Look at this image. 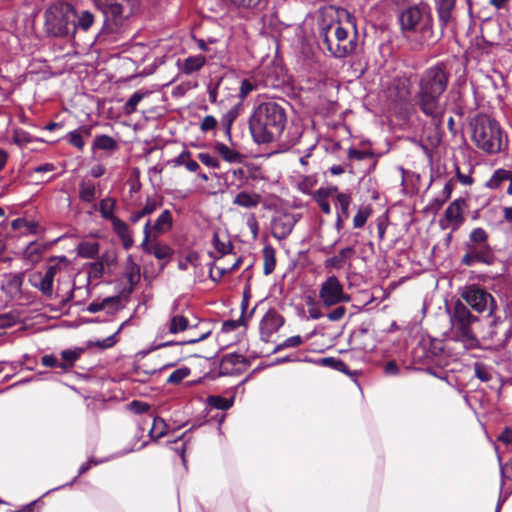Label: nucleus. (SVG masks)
Masks as SVG:
<instances>
[{
    "label": "nucleus",
    "mask_w": 512,
    "mask_h": 512,
    "mask_svg": "<svg viewBox=\"0 0 512 512\" xmlns=\"http://www.w3.org/2000/svg\"><path fill=\"white\" fill-rule=\"evenodd\" d=\"M287 125V113L283 104L274 100L257 104L249 118L252 138L259 144L277 142L282 151L297 144L302 136V128Z\"/></svg>",
    "instance_id": "obj_1"
},
{
    "label": "nucleus",
    "mask_w": 512,
    "mask_h": 512,
    "mask_svg": "<svg viewBox=\"0 0 512 512\" xmlns=\"http://www.w3.org/2000/svg\"><path fill=\"white\" fill-rule=\"evenodd\" d=\"M449 79L450 72L446 65L437 63L421 73L418 90L415 93L417 107L431 119L438 132L444 123L446 105L442 101V96L448 87Z\"/></svg>",
    "instance_id": "obj_2"
},
{
    "label": "nucleus",
    "mask_w": 512,
    "mask_h": 512,
    "mask_svg": "<svg viewBox=\"0 0 512 512\" xmlns=\"http://www.w3.org/2000/svg\"><path fill=\"white\" fill-rule=\"evenodd\" d=\"M93 3L103 15V23L95 36V42L103 44L117 41L121 28L138 6V0H93Z\"/></svg>",
    "instance_id": "obj_3"
},
{
    "label": "nucleus",
    "mask_w": 512,
    "mask_h": 512,
    "mask_svg": "<svg viewBox=\"0 0 512 512\" xmlns=\"http://www.w3.org/2000/svg\"><path fill=\"white\" fill-rule=\"evenodd\" d=\"M346 24L353 30L352 38H349V30L340 21L326 23L323 21L319 28V39L322 47L326 48L335 58H342L351 54L356 48V23L355 18L347 10H342Z\"/></svg>",
    "instance_id": "obj_4"
},
{
    "label": "nucleus",
    "mask_w": 512,
    "mask_h": 512,
    "mask_svg": "<svg viewBox=\"0 0 512 512\" xmlns=\"http://www.w3.org/2000/svg\"><path fill=\"white\" fill-rule=\"evenodd\" d=\"M472 141L487 154H497L507 146V136L500 124L486 114H478L470 121Z\"/></svg>",
    "instance_id": "obj_5"
},
{
    "label": "nucleus",
    "mask_w": 512,
    "mask_h": 512,
    "mask_svg": "<svg viewBox=\"0 0 512 512\" xmlns=\"http://www.w3.org/2000/svg\"><path fill=\"white\" fill-rule=\"evenodd\" d=\"M43 28L49 37L72 38L75 36V7L66 1H55L44 11Z\"/></svg>",
    "instance_id": "obj_6"
},
{
    "label": "nucleus",
    "mask_w": 512,
    "mask_h": 512,
    "mask_svg": "<svg viewBox=\"0 0 512 512\" xmlns=\"http://www.w3.org/2000/svg\"><path fill=\"white\" fill-rule=\"evenodd\" d=\"M398 21L403 32L416 33L425 42L436 39L434 19L426 5L406 7L399 13Z\"/></svg>",
    "instance_id": "obj_7"
},
{
    "label": "nucleus",
    "mask_w": 512,
    "mask_h": 512,
    "mask_svg": "<svg viewBox=\"0 0 512 512\" xmlns=\"http://www.w3.org/2000/svg\"><path fill=\"white\" fill-rule=\"evenodd\" d=\"M450 322L454 340L462 342L466 347H475L478 344L475 330L480 324V319L460 300L453 307Z\"/></svg>",
    "instance_id": "obj_8"
},
{
    "label": "nucleus",
    "mask_w": 512,
    "mask_h": 512,
    "mask_svg": "<svg viewBox=\"0 0 512 512\" xmlns=\"http://www.w3.org/2000/svg\"><path fill=\"white\" fill-rule=\"evenodd\" d=\"M489 235L481 227L474 228L470 234L468 241L464 243L466 253L461 258V264L467 267L473 266L475 263L492 265L495 261V254L490 246Z\"/></svg>",
    "instance_id": "obj_9"
},
{
    "label": "nucleus",
    "mask_w": 512,
    "mask_h": 512,
    "mask_svg": "<svg viewBox=\"0 0 512 512\" xmlns=\"http://www.w3.org/2000/svg\"><path fill=\"white\" fill-rule=\"evenodd\" d=\"M461 298L465 301L466 306L477 313L489 312V315H492L495 310H498L495 297L477 284L466 286L461 293Z\"/></svg>",
    "instance_id": "obj_10"
},
{
    "label": "nucleus",
    "mask_w": 512,
    "mask_h": 512,
    "mask_svg": "<svg viewBox=\"0 0 512 512\" xmlns=\"http://www.w3.org/2000/svg\"><path fill=\"white\" fill-rule=\"evenodd\" d=\"M457 0H434L439 35L435 41H439L446 31L454 32L457 26Z\"/></svg>",
    "instance_id": "obj_11"
},
{
    "label": "nucleus",
    "mask_w": 512,
    "mask_h": 512,
    "mask_svg": "<svg viewBox=\"0 0 512 512\" xmlns=\"http://www.w3.org/2000/svg\"><path fill=\"white\" fill-rule=\"evenodd\" d=\"M319 298L326 307L348 302L350 297L344 293L343 286L336 276H329L319 290Z\"/></svg>",
    "instance_id": "obj_12"
},
{
    "label": "nucleus",
    "mask_w": 512,
    "mask_h": 512,
    "mask_svg": "<svg viewBox=\"0 0 512 512\" xmlns=\"http://www.w3.org/2000/svg\"><path fill=\"white\" fill-rule=\"evenodd\" d=\"M497 312L498 310H495L492 315L488 314V317L491 319L488 330L489 338L502 345H506L512 338V322L510 321L502 331L501 327L505 324V320Z\"/></svg>",
    "instance_id": "obj_13"
},
{
    "label": "nucleus",
    "mask_w": 512,
    "mask_h": 512,
    "mask_svg": "<svg viewBox=\"0 0 512 512\" xmlns=\"http://www.w3.org/2000/svg\"><path fill=\"white\" fill-rule=\"evenodd\" d=\"M298 219L294 214L284 213L271 221L272 235L278 240L286 239L292 232Z\"/></svg>",
    "instance_id": "obj_14"
},
{
    "label": "nucleus",
    "mask_w": 512,
    "mask_h": 512,
    "mask_svg": "<svg viewBox=\"0 0 512 512\" xmlns=\"http://www.w3.org/2000/svg\"><path fill=\"white\" fill-rule=\"evenodd\" d=\"M56 266H49L44 274L38 273L33 276L32 285L38 288L48 298L53 296V281L57 273Z\"/></svg>",
    "instance_id": "obj_15"
},
{
    "label": "nucleus",
    "mask_w": 512,
    "mask_h": 512,
    "mask_svg": "<svg viewBox=\"0 0 512 512\" xmlns=\"http://www.w3.org/2000/svg\"><path fill=\"white\" fill-rule=\"evenodd\" d=\"M284 324V318L275 310H269L263 316L260 322V332L262 338H269L277 332Z\"/></svg>",
    "instance_id": "obj_16"
},
{
    "label": "nucleus",
    "mask_w": 512,
    "mask_h": 512,
    "mask_svg": "<svg viewBox=\"0 0 512 512\" xmlns=\"http://www.w3.org/2000/svg\"><path fill=\"white\" fill-rule=\"evenodd\" d=\"M124 276L129 283L128 287H125L121 294L129 296L134 291L135 286L140 281V266L134 262L131 255L127 257L125 264Z\"/></svg>",
    "instance_id": "obj_17"
},
{
    "label": "nucleus",
    "mask_w": 512,
    "mask_h": 512,
    "mask_svg": "<svg viewBox=\"0 0 512 512\" xmlns=\"http://www.w3.org/2000/svg\"><path fill=\"white\" fill-rule=\"evenodd\" d=\"M111 224L113 231L119 237L123 248L125 250H129L133 246L134 240L128 224L120 218L113 219Z\"/></svg>",
    "instance_id": "obj_18"
},
{
    "label": "nucleus",
    "mask_w": 512,
    "mask_h": 512,
    "mask_svg": "<svg viewBox=\"0 0 512 512\" xmlns=\"http://www.w3.org/2000/svg\"><path fill=\"white\" fill-rule=\"evenodd\" d=\"M247 363L246 358L243 355L237 353L226 354L222 357L220 363V372L221 374H232L235 371H238V365L245 366Z\"/></svg>",
    "instance_id": "obj_19"
},
{
    "label": "nucleus",
    "mask_w": 512,
    "mask_h": 512,
    "mask_svg": "<svg viewBox=\"0 0 512 512\" xmlns=\"http://www.w3.org/2000/svg\"><path fill=\"white\" fill-rule=\"evenodd\" d=\"M91 136V126H80L79 128L70 131L64 139L78 150L82 151L85 146V138Z\"/></svg>",
    "instance_id": "obj_20"
},
{
    "label": "nucleus",
    "mask_w": 512,
    "mask_h": 512,
    "mask_svg": "<svg viewBox=\"0 0 512 512\" xmlns=\"http://www.w3.org/2000/svg\"><path fill=\"white\" fill-rule=\"evenodd\" d=\"M23 284V276L20 273H7L4 275L2 290L13 297L20 293Z\"/></svg>",
    "instance_id": "obj_21"
},
{
    "label": "nucleus",
    "mask_w": 512,
    "mask_h": 512,
    "mask_svg": "<svg viewBox=\"0 0 512 512\" xmlns=\"http://www.w3.org/2000/svg\"><path fill=\"white\" fill-rule=\"evenodd\" d=\"M98 197L96 184L91 180H82L79 184V199L84 203H93Z\"/></svg>",
    "instance_id": "obj_22"
},
{
    "label": "nucleus",
    "mask_w": 512,
    "mask_h": 512,
    "mask_svg": "<svg viewBox=\"0 0 512 512\" xmlns=\"http://www.w3.org/2000/svg\"><path fill=\"white\" fill-rule=\"evenodd\" d=\"M173 227V216L170 210H163L155 220L154 224H151V231L157 234H164Z\"/></svg>",
    "instance_id": "obj_23"
},
{
    "label": "nucleus",
    "mask_w": 512,
    "mask_h": 512,
    "mask_svg": "<svg viewBox=\"0 0 512 512\" xmlns=\"http://www.w3.org/2000/svg\"><path fill=\"white\" fill-rule=\"evenodd\" d=\"M206 63V57L204 55L189 56L179 66L180 70L186 74L191 75L194 72L199 71Z\"/></svg>",
    "instance_id": "obj_24"
},
{
    "label": "nucleus",
    "mask_w": 512,
    "mask_h": 512,
    "mask_svg": "<svg viewBox=\"0 0 512 512\" xmlns=\"http://www.w3.org/2000/svg\"><path fill=\"white\" fill-rule=\"evenodd\" d=\"M95 22V16L89 10H82L79 13L76 12V18L74 20L75 33L77 31L87 32Z\"/></svg>",
    "instance_id": "obj_25"
},
{
    "label": "nucleus",
    "mask_w": 512,
    "mask_h": 512,
    "mask_svg": "<svg viewBox=\"0 0 512 512\" xmlns=\"http://www.w3.org/2000/svg\"><path fill=\"white\" fill-rule=\"evenodd\" d=\"M116 201L111 197H106L102 199L99 204H93V208L95 210H98L101 213V216L112 222L113 219H117L114 215V209H115Z\"/></svg>",
    "instance_id": "obj_26"
},
{
    "label": "nucleus",
    "mask_w": 512,
    "mask_h": 512,
    "mask_svg": "<svg viewBox=\"0 0 512 512\" xmlns=\"http://www.w3.org/2000/svg\"><path fill=\"white\" fill-rule=\"evenodd\" d=\"M465 205V199L458 198L454 200L446 209L445 216L448 221L460 224L463 221L462 209Z\"/></svg>",
    "instance_id": "obj_27"
},
{
    "label": "nucleus",
    "mask_w": 512,
    "mask_h": 512,
    "mask_svg": "<svg viewBox=\"0 0 512 512\" xmlns=\"http://www.w3.org/2000/svg\"><path fill=\"white\" fill-rule=\"evenodd\" d=\"M119 148L117 141L108 135H97L92 144V150H103L113 152Z\"/></svg>",
    "instance_id": "obj_28"
},
{
    "label": "nucleus",
    "mask_w": 512,
    "mask_h": 512,
    "mask_svg": "<svg viewBox=\"0 0 512 512\" xmlns=\"http://www.w3.org/2000/svg\"><path fill=\"white\" fill-rule=\"evenodd\" d=\"M214 149L225 161L229 163H240L242 161V155L224 143L217 142Z\"/></svg>",
    "instance_id": "obj_29"
},
{
    "label": "nucleus",
    "mask_w": 512,
    "mask_h": 512,
    "mask_svg": "<svg viewBox=\"0 0 512 512\" xmlns=\"http://www.w3.org/2000/svg\"><path fill=\"white\" fill-rule=\"evenodd\" d=\"M354 254L353 247H346L339 251L338 255H335L331 258L325 260V267H332L335 269H340L343 267L345 261L350 258Z\"/></svg>",
    "instance_id": "obj_30"
},
{
    "label": "nucleus",
    "mask_w": 512,
    "mask_h": 512,
    "mask_svg": "<svg viewBox=\"0 0 512 512\" xmlns=\"http://www.w3.org/2000/svg\"><path fill=\"white\" fill-rule=\"evenodd\" d=\"M84 352L83 348L67 349L61 352V370H69Z\"/></svg>",
    "instance_id": "obj_31"
},
{
    "label": "nucleus",
    "mask_w": 512,
    "mask_h": 512,
    "mask_svg": "<svg viewBox=\"0 0 512 512\" xmlns=\"http://www.w3.org/2000/svg\"><path fill=\"white\" fill-rule=\"evenodd\" d=\"M233 203L244 208H255L260 203V196L243 191L236 195Z\"/></svg>",
    "instance_id": "obj_32"
},
{
    "label": "nucleus",
    "mask_w": 512,
    "mask_h": 512,
    "mask_svg": "<svg viewBox=\"0 0 512 512\" xmlns=\"http://www.w3.org/2000/svg\"><path fill=\"white\" fill-rule=\"evenodd\" d=\"M120 301L119 296H113V297H107L103 299L102 301H93L90 303L87 307V311L90 313H96L101 310H104L107 307H111L112 309H115Z\"/></svg>",
    "instance_id": "obj_33"
},
{
    "label": "nucleus",
    "mask_w": 512,
    "mask_h": 512,
    "mask_svg": "<svg viewBox=\"0 0 512 512\" xmlns=\"http://www.w3.org/2000/svg\"><path fill=\"white\" fill-rule=\"evenodd\" d=\"M512 177V171L505 169H497L487 182V187L491 189H499L504 181H509Z\"/></svg>",
    "instance_id": "obj_34"
},
{
    "label": "nucleus",
    "mask_w": 512,
    "mask_h": 512,
    "mask_svg": "<svg viewBox=\"0 0 512 512\" xmlns=\"http://www.w3.org/2000/svg\"><path fill=\"white\" fill-rule=\"evenodd\" d=\"M78 255L82 258L93 259L99 253V243L82 242L77 247Z\"/></svg>",
    "instance_id": "obj_35"
},
{
    "label": "nucleus",
    "mask_w": 512,
    "mask_h": 512,
    "mask_svg": "<svg viewBox=\"0 0 512 512\" xmlns=\"http://www.w3.org/2000/svg\"><path fill=\"white\" fill-rule=\"evenodd\" d=\"M351 204V197L347 193H338L336 196L335 206L338 209L337 215L349 218V206Z\"/></svg>",
    "instance_id": "obj_36"
},
{
    "label": "nucleus",
    "mask_w": 512,
    "mask_h": 512,
    "mask_svg": "<svg viewBox=\"0 0 512 512\" xmlns=\"http://www.w3.org/2000/svg\"><path fill=\"white\" fill-rule=\"evenodd\" d=\"M163 205V197L159 195L147 196L145 200L144 206L142 209V214L146 216L154 213L158 208Z\"/></svg>",
    "instance_id": "obj_37"
},
{
    "label": "nucleus",
    "mask_w": 512,
    "mask_h": 512,
    "mask_svg": "<svg viewBox=\"0 0 512 512\" xmlns=\"http://www.w3.org/2000/svg\"><path fill=\"white\" fill-rule=\"evenodd\" d=\"M264 259V274L270 275L276 267L275 251L272 247H265L263 249Z\"/></svg>",
    "instance_id": "obj_38"
},
{
    "label": "nucleus",
    "mask_w": 512,
    "mask_h": 512,
    "mask_svg": "<svg viewBox=\"0 0 512 512\" xmlns=\"http://www.w3.org/2000/svg\"><path fill=\"white\" fill-rule=\"evenodd\" d=\"M167 424L160 417L153 418L152 427L149 430V436L153 440H157L166 434Z\"/></svg>",
    "instance_id": "obj_39"
},
{
    "label": "nucleus",
    "mask_w": 512,
    "mask_h": 512,
    "mask_svg": "<svg viewBox=\"0 0 512 512\" xmlns=\"http://www.w3.org/2000/svg\"><path fill=\"white\" fill-rule=\"evenodd\" d=\"M188 319L181 315H175L170 320L169 332L176 334L185 331L188 328Z\"/></svg>",
    "instance_id": "obj_40"
},
{
    "label": "nucleus",
    "mask_w": 512,
    "mask_h": 512,
    "mask_svg": "<svg viewBox=\"0 0 512 512\" xmlns=\"http://www.w3.org/2000/svg\"><path fill=\"white\" fill-rule=\"evenodd\" d=\"M234 402V397L225 398L222 396H210L208 398V403L211 407L219 409V410H227L232 407Z\"/></svg>",
    "instance_id": "obj_41"
},
{
    "label": "nucleus",
    "mask_w": 512,
    "mask_h": 512,
    "mask_svg": "<svg viewBox=\"0 0 512 512\" xmlns=\"http://www.w3.org/2000/svg\"><path fill=\"white\" fill-rule=\"evenodd\" d=\"M190 373L191 370L188 367L178 368L170 374V376L166 380V383L177 385L180 382H182V380H184L186 377H188Z\"/></svg>",
    "instance_id": "obj_42"
},
{
    "label": "nucleus",
    "mask_w": 512,
    "mask_h": 512,
    "mask_svg": "<svg viewBox=\"0 0 512 512\" xmlns=\"http://www.w3.org/2000/svg\"><path fill=\"white\" fill-rule=\"evenodd\" d=\"M172 249L168 245L164 244H153L151 254L159 260H167L172 256Z\"/></svg>",
    "instance_id": "obj_43"
},
{
    "label": "nucleus",
    "mask_w": 512,
    "mask_h": 512,
    "mask_svg": "<svg viewBox=\"0 0 512 512\" xmlns=\"http://www.w3.org/2000/svg\"><path fill=\"white\" fill-rule=\"evenodd\" d=\"M78 292H84L85 294H88V289L86 287L85 288H82V287L75 288V287H73L72 289H70L66 293V296H63L61 294V288L58 287L57 291H56V297L60 298V303L62 305H66L68 302H70L71 300H73L74 298L77 297V293Z\"/></svg>",
    "instance_id": "obj_44"
},
{
    "label": "nucleus",
    "mask_w": 512,
    "mask_h": 512,
    "mask_svg": "<svg viewBox=\"0 0 512 512\" xmlns=\"http://www.w3.org/2000/svg\"><path fill=\"white\" fill-rule=\"evenodd\" d=\"M303 344V339L300 335L291 336L287 339H285L282 343L278 344L274 350L273 353L282 351L284 349L288 348H295Z\"/></svg>",
    "instance_id": "obj_45"
},
{
    "label": "nucleus",
    "mask_w": 512,
    "mask_h": 512,
    "mask_svg": "<svg viewBox=\"0 0 512 512\" xmlns=\"http://www.w3.org/2000/svg\"><path fill=\"white\" fill-rule=\"evenodd\" d=\"M145 93L136 91L134 92L127 102L125 103L124 110L127 114H131L136 111L137 105L140 103V101L144 98Z\"/></svg>",
    "instance_id": "obj_46"
},
{
    "label": "nucleus",
    "mask_w": 512,
    "mask_h": 512,
    "mask_svg": "<svg viewBox=\"0 0 512 512\" xmlns=\"http://www.w3.org/2000/svg\"><path fill=\"white\" fill-rule=\"evenodd\" d=\"M13 142L18 146H25L33 142V138L27 131L23 129H16L13 133Z\"/></svg>",
    "instance_id": "obj_47"
},
{
    "label": "nucleus",
    "mask_w": 512,
    "mask_h": 512,
    "mask_svg": "<svg viewBox=\"0 0 512 512\" xmlns=\"http://www.w3.org/2000/svg\"><path fill=\"white\" fill-rule=\"evenodd\" d=\"M143 234H144V238H143V241H142L140 247L145 253L151 254L152 245L149 244L150 234H151V220L150 219H148L144 224Z\"/></svg>",
    "instance_id": "obj_48"
},
{
    "label": "nucleus",
    "mask_w": 512,
    "mask_h": 512,
    "mask_svg": "<svg viewBox=\"0 0 512 512\" xmlns=\"http://www.w3.org/2000/svg\"><path fill=\"white\" fill-rule=\"evenodd\" d=\"M197 158L199 159V161L202 164H204L205 166H207L209 168H213V169L220 168V162H219L218 158L210 155L209 153H206V152L198 153Z\"/></svg>",
    "instance_id": "obj_49"
},
{
    "label": "nucleus",
    "mask_w": 512,
    "mask_h": 512,
    "mask_svg": "<svg viewBox=\"0 0 512 512\" xmlns=\"http://www.w3.org/2000/svg\"><path fill=\"white\" fill-rule=\"evenodd\" d=\"M237 116H238V112H237L236 108L230 109L228 112H226L223 115V117L221 119V123L225 128L226 134L230 135L231 126H232L233 122L235 121V119L237 118Z\"/></svg>",
    "instance_id": "obj_50"
},
{
    "label": "nucleus",
    "mask_w": 512,
    "mask_h": 512,
    "mask_svg": "<svg viewBox=\"0 0 512 512\" xmlns=\"http://www.w3.org/2000/svg\"><path fill=\"white\" fill-rule=\"evenodd\" d=\"M125 324L126 322L122 323L119 329L113 335H110L109 337L103 339L102 341H96L94 343H91V345L97 346L101 349H107L112 347L116 343V335L122 330Z\"/></svg>",
    "instance_id": "obj_51"
},
{
    "label": "nucleus",
    "mask_w": 512,
    "mask_h": 512,
    "mask_svg": "<svg viewBox=\"0 0 512 512\" xmlns=\"http://www.w3.org/2000/svg\"><path fill=\"white\" fill-rule=\"evenodd\" d=\"M256 85L249 79H244L241 82L239 90V98L245 99L252 91L256 89Z\"/></svg>",
    "instance_id": "obj_52"
},
{
    "label": "nucleus",
    "mask_w": 512,
    "mask_h": 512,
    "mask_svg": "<svg viewBox=\"0 0 512 512\" xmlns=\"http://www.w3.org/2000/svg\"><path fill=\"white\" fill-rule=\"evenodd\" d=\"M369 216L370 212L368 210L359 209L353 218L354 228H362L365 225Z\"/></svg>",
    "instance_id": "obj_53"
},
{
    "label": "nucleus",
    "mask_w": 512,
    "mask_h": 512,
    "mask_svg": "<svg viewBox=\"0 0 512 512\" xmlns=\"http://www.w3.org/2000/svg\"><path fill=\"white\" fill-rule=\"evenodd\" d=\"M474 371L475 376L482 382H488L492 379L491 372L484 365L475 364Z\"/></svg>",
    "instance_id": "obj_54"
},
{
    "label": "nucleus",
    "mask_w": 512,
    "mask_h": 512,
    "mask_svg": "<svg viewBox=\"0 0 512 512\" xmlns=\"http://www.w3.org/2000/svg\"><path fill=\"white\" fill-rule=\"evenodd\" d=\"M337 193L338 194V188L336 186H329V187H320L314 194V199H326Z\"/></svg>",
    "instance_id": "obj_55"
},
{
    "label": "nucleus",
    "mask_w": 512,
    "mask_h": 512,
    "mask_svg": "<svg viewBox=\"0 0 512 512\" xmlns=\"http://www.w3.org/2000/svg\"><path fill=\"white\" fill-rule=\"evenodd\" d=\"M453 188H454V182L453 180H449L443 190H442V198L441 199H435L434 201L437 203V205L440 207L441 205H443L451 196L452 194V191H453Z\"/></svg>",
    "instance_id": "obj_56"
},
{
    "label": "nucleus",
    "mask_w": 512,
    "mask_h": 512,
    "mask_svg": "<svg viewBox=\"0 0 512 512\" xmlns=\"http://www.w3.org/2000/svg\"><path fill=\"white\" fill-rule=\"evenodd\" d=\"M11 226H12L13 230H19L23 227H27L33 233L36 231V227H37V225L34 222H27L23 218L14 219L11 223Z\"/></svg>",
    "instance_id": "obj_57"
},
{
    "label": "nucleus",
    "mask_w": 512,
    "mask_h": 512,
    "mask_svg": "<svg viewBox=\"0 0 512 512\" xmlns=\"http://www.w3.org/2000/svg\"><path fill=\"white\" fill-rule=\"evenodd\" d=\"M104 264L100 261L93 262L89 265V277L101 278L104 274Z\"/></svg>",
    "instance_id": "obj_58"
},
{
    "label": "nucleus",
    "mask_w": 512,
    "mask_h": 512,
    "mask_svg": "<svg viewBox=\"0 0 512 512\" xmlns=\"http://www.w3.org/2000/svg\"><path fill=\"white\" fill-rule=\"evenodd\" d=\"M322 363L325 366L332 367L339 371H344L345 368L347 367L346 364L342 360L334 358V357L323 358Z\"/></svg>",
    "instance_id": "obj_59"
},
{
    "label": "nucleus",
    "mask_w": 512,
    "mask_h": 512,
    "mask_svg": "<svg viewBox=\"0 0 512 512\" xmlns=\"http://www.w3.org/2000/svg\"><path fill=\"white\" fill-rule=\"evenodd\" d=\"M217 126V120L214 116L207 115L203 118L200 129L202 132L206 133L208 131L214 130Z\"/></svg>",
    "instance_id": "obj_60"
},
{
    "label": "nucleus",
    "mask_w": 512,
    "mask_h": 512,
    "mask_svg": "<svg viewBox=\"0 0 512 512\" xmlns=\"http://www.w3.org/2000/svg\"><path fill=\"white\" fill-rule=\"evenodd\" d=\"M372 153L365 150H359L355 148H350L348 150V158L349 159H355V160H364L366 158L372 157Z\"/></svg>",
    "instance_id": "obj_61"
},
{
    "label": "nucleus",
    "mask_w": 512,
    "mask_h": 512,
    "mask_svg": "<svg viewBox=\"0 0 512 512\" xmlns=\"http://www.w3.org/2000/svg\"><path fill=\"white\" fill-rule=\"evenodd\" d=\"M129 409L136 414H142L150 409V405L143 401L133 400L129 404Z\"/></svg>",
    "instance_id": "obj_62"
},
{
    "label": "nucleus",
    "mask_w": 512,
    "mask_h": 512,
    "mask_svg": "<svg viewBox=\"0 0 512 512\" xmlns=\"http://www.w3.org/2000/svg\"><path fill=\"white\" fill-rule=\"evenodd\" d=\"M41 363L45 367H52V368H60L61 369V363L60 361L52 354H46L41 358Z\"/></svg>",
    "instance_id": "obj_63"
},
{
    "label": "nucleus",
    "mask_w": 512,
    "mask_h": 512,
    "mask_svg": "<svg viewBox=\"0 0 512 512\" xmlns=\"http://www.w3.org/2000/svg\"><path fill=\"white\" fill-rule=\"evenodd\" d=\"M346 314V308L344 306H337L333 311L327 314V318L330 321L336 322L341 320Z\"/></svg>",
    "instance_id": "obj_64"
}]
</instances>
